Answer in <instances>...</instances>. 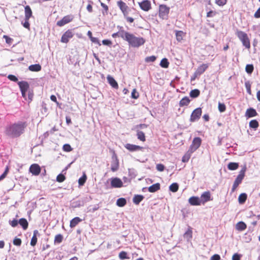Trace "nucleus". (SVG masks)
Instances as JSON below:
<instances>
[{
  "label": "nucleus",
  "instance_id": "1",
  "mask_svg": "<svg viewBox=\"0 0 260 260\" xmlns=\"http://www.w3.org/2000/svg\"><path fill=\"white\" fill-rule=\"evenodd\" d=\"M27 123L25 121H18L8 125L5 134L9 137L14 138L20 137L24 132Z\"/></svg>",
  "mask_w": 260,
  "mask_h": 260
},
{
  "label": "nucleus",
  "instance_id": "2",
  "mask_svg": "<svg viewBox=\"0 0 260 260\" xmlns=\"http://www.w3.org/2000/svg\"><path fill=\"white\" fill-rule=\"evenodd\" d=\"M119 33V36L127 41L129 45L133 47H139L143 45L145 42V40L143 38L137 37L129 32L121 30Z\"/></svg>",
  "mask_w": 260,
  "mask_h": 260
},
{
  "label": "nucleus",
  "instance_id": "3",
  "mask_svg": "<svg viewBox=\"0 0 260 260\" xmlns=\"http://www.w3.org/2000/svg\"><path fill=\"white\" fill-rule=\"evenodd\" d=\"M117 5L122 12L124 18L126 21L129 23H133L134 21V19L132 17L128 16L129 11L130 10L129 8L126 5L125 3L120 0L117 2Z\"/></svg>",
  "mask_w": 260,
  "mask_h": 260
},
{
  "label": "nucleus",
  "instance_id": "4",
  "mask_svg": "<svg viewBox=\"0 0 260 260\" xmlns=\"http://www.w3.org/2000/svg\"><path fill=\"white\" fill-rule=\"evenodd\" d=\"M236 35L239 40L241 42L243 46L247 49H249L251 47L250 41L247 34L239 30H237Z\"/></svg>",
  "mask_w": 260,
  "mask_h": 260
},
{
  "label": "nucleus",
  "instance_id": "5",
  "mask_svg": "<svg viewBox=\"0 0 260 260\" xmlns=\"http://www.w3.org/2000/svg\"><path fill=\"white\" fill-rule=\"evenodd\" d=\"M18 85L20 88L21 91H27L28 92V102L30 103L32 101L34 93L32 91L29 90V85L26 81H22L18 82Z\"/></svg>",
  "mask_w": 260,
  "mask_h": 260
},
{
  "label": "nucleus",
  "instance_id": "6",
  "mask_svg": "<svg viewBox=\"0 0 260 260\" xmlns=\"http://www.w3.org/2000/svg\"><path fill=\"white\" fill-rule=\"evenodd\" d=\"M246 170V168L245 167L243 168L240 171L238 175L237 176L236 179H235L234 184L233 185V187L232 188V192H234L235 190L237 189L239 185L242 182L245 175Z\"/></svg>",
  "mask_w": 260,
  "mask_h": 260
},
{
  "label": "nucleus",
  "instance_id": "7",
  "mask_svg": "<svg viewBox=\"0 0 260 260\" xmlns=\"http://www.w3.org/2000/svg\"><path fill=\"white\" fill-rule=\"evenodd\" d=\"M170 11V8L166 5L159 6L158 16L162 19H167Z\"/></svg>",
  "mask_w": 260,
  "mask_h": 260
},
{
  "label": "nucleus",
  "instance_id": "8",
  "mask_svg": "<svg viewBox=\"0 0 260 260\" xmlns=\"http://www.w3.org/2000/svg\"><path fill=\"white\" fill-rule=\"evenodd\" d=\"M202 140L200 137L194 138L189 147V151L190 153L194 152L197 150L201 145Z\"/></svg>",
  "mask_w": 260,
  "mask_h": 260
},
{
  "label": "nucleus",
  "instance_id": "9",
  "mask_svg": "<svg viewBox=\"0 0 260 260\" xmlns=\"http://www.w3.org/2000/svg\"><path fill=\"white\" fill-rule=\"evenodd\" d=\"M119 168V162L116 154L114 152L112 156V160L111 162V170L114 172L117 171Z\"/></svg>",
  "mask_w": 260,
  "mask_h": 260
},
{
  "label": "nucleus",
  "instance_id": "10",
  "mask_svg": "<svg viewBox=\"0 0 260 260\" xmlns=\"http://www.w3.org/2000/svg\"><path fill=\"white\" fill-rule=\"evenodd\" d=\"M74 16L72 15H68L64 16L61 20L58 21L56 25L59 27H61L67 23H69L73 21Z\"/></svg>",
  "mask_w": 260,
  "mask_h": 260
},
{
  "label": "nucleus",
  "instance_id": "11",
  "mask_svg": "<svg viewBox=\"0 0 260 260\" xmlns=\"http://www.w3.org/2000/svg\"><path fill=\"white\" fill-rule=\"evenodd\" d=\"M202 113V109L201 108H198L194 109L190 117V122H194L200 119Z\"/></svg>",
  "mask_w": 260,
  "mask_h": 260
},
{
  "label": "nucleus",
  "instance_id": "12",
  "mask_svg": "<svg viewBox=\"0 0 260 260\" xmlns=\"http://www.w3.org/2000/svg\"><path fill=\"white\" fill-rule=\"evenodd\" d=\"M74 34L72 29L67 30L62 36L60 42L63 43H68L70 39H72Z\"/></svg>",
  "mask_w": 260,
  "mask_h": 260
},
{
  "label": "nucleus",
  "instance_id": "13",
  "mask_svg": "<svg viewBox=\"0 0 260 260\" xmlns=\"http://www.w3.org/2000/svg\"><path fill=\"white\" fill-rule=\"evenodd\" d=\"M212 200L213 198H212L211 192L209 191L204 192L200 197V201L202 205H204L206 203Z\"/></svg>",
  "mask_w": 260,
  "mask_h": 260
},
{
  "label": "nucleus",
  "instance_id": "14",
  "mask_svg": "<svg viewBox=\"0 0 260 260\" xmlns=\"http://www.w3.org/2000/svg\"><path fill=\"white\" fill-rule=\"evenodd\" d=\"M140 8L146 12L149 11L151 9V4L149 0H144L141 2L138 3Z\"/></svg>",
  "mask_w": 260,
  "mask_h": 260
},
{
  "label": "nucleus",
  "instance_id": "15",
  "mask_svg": "<svg viewBox=\"0 0 260 260\" xmlns=\"http://www.w3.org/2000/svg\"><path fill=\"white\" fill-rule=\"evenodd\" d=\"M41 167L37 164H32L29 168V172H30L33 175L35 176L39 175L41 173Z\"/></svg>",
  "mask_w": 260,
  "mask_h": 260
},
{
  "label": "nucleus",
  "instance_id": "16",
  "mask_svg": "<svg viewBox=\"0 0 260 260\" xmlns=\"http://www.w3.org/2000/svg\"><path fill=\"white\" fill-rule=\"evenodd\" d=\"M125 148L131 152L142 151L144 149V147L131 144H126L124 146Z\"/></svg>",
  "mask_w": 260,
  "mask_h": 260
},
{
  "label": "nucleus",
  "instance_id": "17",
  "mask_svg": "<svg viewBox=\"0 0 260 260\" xmlns=\"http://www.w3.org/2000/svg\"><path fill=\"white\" fill-rule=\"evenodd\" d=\"M111 186L115 188H120L123 186V183L120 179L114 178L111 181Z\"/></svg>",
  "mask_w": 260,
  "mask_h": 260
},
{
  "label": "nucleus",
  "instance_id": "18",
  "mask_svg": "<svg viewBox=\"0 0 260 260\" xmlns=\"http://www.w3.org/2000/svg\"><path fill=\"white\" fill-rule=\"evenodd\" d=\"M208 67L209 64L208 63L202 64L198 67L197 70L195 71L196 75H199V76L201 75L206 71Z\"/></svg>",
  "mask_w": 260,
  "mask_h": 260
},
{
  "label": "nucleus",
  "instance_id": "19",
  "mask_svg": "<svg viewBox=\"0 0 260 260\" xmlns=\"http://www.w3.org/2000/svg\"><path fill=\"white\" fill-rule=\"evenodd\" d=\"M189 203L192 206H200L202 205L200 199L198 197L193 196L188 199Z\"/></svg>",
  "mask_w": 260,
  "mask_h": 260
},
{
  "label": "nucleus",
  "instance_id": "20",
  "mask_svg": "<svg viewBox=\"0 0 260 260\" xmlns=\"http://www.w3.org/2000/svg\"><path fill=\"white\" fill-rule=\"evenodd\" d=\"M257 115V112L252 108L247 109L245 112V116L247 118L253 117L256 116Z\"/></svg>",
  "mask_w": 260,
  "mask_h": 260
},
{
  "label": "nucleus",
  "instance_id": "21",
  "mask_svg": "<svg viewBox=\"0 0 260 260\" xmlns=\"http://www.w3.org/2000/svg\"><path fill=\"white\" fill-rule=\"evenodd\" d=\"M107 79L108 81V83L112 87L115 89H117L118 88V85L117 82L112 76H111L110 75H108Z\"/></svg>",
  "mask_w": 260,
  "mask_h": 260
},
{
  "label": "nucleus",
  "instance_id": "22",
  "mask_svg": "<svg viewBox=\"0 0 260 260\" xmlns=\"http://www.w3.org/2000/svg\"><path fill=\"white\" fill-rule=\"evenodd\" d=\"M175 35L177 41L181 42L183 40V37L185 36L186 32L182 30H176Z\"/></svg>",
  "mask_w": 260,
  "mask_h": 260
},
{
  "label": "nucleus",
  "instance_id": "23",
  "mask_svg": "<svg viewBox=\"0 0 260 260\" xmlns=\"http://www.w3.org/2000/svg\"><path fill=\"white\" fill-rule=\"evenodd\" d=\"M25 12V19H29L32 16V12L30 7L29 6H26L24 8Z\"/></svg>",
  "mask_w": 260,
  "mask_h": 260
},
{
  "label": "nucleus",
  "instance_id": "24",
  "mask_svg": "<svg viewBox=\"0 0 260 260\" xmlns=\"http://www.w3.org/2000/svg\"><path fill=\"white\" fill-rule=\"evenodd\" d=\"M39 235V233L38 230H35L33 232V236L30 241V245L32 246H35L37 243V236Z\"/></svg>",
  "mask_w": 260,
  "mask_h": 260
},
{
  "label": "nucleus",
  "instance_id": "25",
  "mask_svg": "<svg viewBox=\"0 0 260 260\" xmlns=\"http://www.w3.org/2000/svg\"><path fill=\"white\" fill-rule=\"evenodd\" d=\"M160 185L159 183H155L148 187V191L150 192H155L159 190Z\"/></svg>",
  "mask_w": 260,
  "mask_h": 260
},
{
  "label": "nucleus",
  "instance_id": "26",
  "mask_svg": "<svg viewBox=\"0 0 260 260\" xmlns=\"http://www.w3.org/2000/svg\"><path fill=\"white\" fill-rule=\"evenodd\" d=\"M190 102L189 98L187 96H184L179 102L180 107L187 106L188 105Z\"/></svg>",
  "mask_w": 260,
  "mask_h": 260
},
{
  "label": "nucleus",
  "instance_id": "27",
  "mask_svg": "<svg viewBox=\"0 0 260 260\" xmlns=\"http://www.w3.org/2000/svg\"><path fill=\"white\" fill-rule=\"evenodd\" d=\"M246 228V224L243 221H239L236 225V229L239 231H244Z\"/></svg>",
  "mask_w": 260,
  "mask_h": 260
},
{
  "label": "nucleus",
  "instance_id": "28",
  "mask_svg": "<svg viewBox=\"0 0 260 260\" xmlns=\"http://www.w3.org/2000/svg\"><path fill=\"white\" fill-rule=\"evenodd\" d=\"M81 221L82 219L79 217H75L70 221V226L71 228H74Z\"/></svg>",
  "mask_w": 260,
  "mask_h": 260
},
{
  "label": "nucleus",
  "instance_id": "29",
  "mask_svg": "<svg viewBox=\"0 0 260 260\" xmlns=\"http://www.w3.org/2000/svg\"><path fill=\"white\" fill-rule=\"evenodd\" d=\"M136 132L137 138L142 142H145L146 141L145 134L139 129H137Z\"/></svg>",
  "mask_w": 260,
  "mask_h": 260
},
{
  "label": "nucleus",
  "instance_id": "30",
  "mask_svg": "<svg viewBox=\"0 0 260 260\" xmlns=\"http://www.w3.org/2000/svg\"><path fill=\"white\" fill-rule=\"evenodd\" d=\"M42 67L39 64H32L29 66L28 69L32 72H39L41 70Z\"/></svg>",
  "mask_w": 260,
  "mask_h": 260
},
{
  "label": "nucleus",
  "instance_id": "31",
  "mask_svg": "<svg viewBox=\"0 0 260 260\" xmlns=\"http://www.w3.org/2000/svg\"><path fill=\"white\" fill-rule=\"evenodd\" d=\"M19 223L22 227L24 230H26L27 229L28 223L27 220L25 218H20L19 220Z\"/></svg>",
  "mask_w": 260,
  "mask_h": 260
},
{
  "label": "nucleus",
  "instance_id": "32",
  "mask_svg": "<svg viewBox=\"0 0 260 260\" xmlns=\"http://www.w3.org/2000/svg\"><path fill=\"white\" fill-rule=\"evenodd\" d=\"M143 199L144 197L142 195H135L133 198V201L136 205H139Z\"/></svg>",
  "mask_w": 260,
  "mask_h": 260
},
{
  "label": "nucleus",
  "instance_id": "33",
  "mask_svg": "<svg viewBox=\"0 0 260 260\" xmlns=\"http://www.w3.org/2000/svg\"><path fill=\"white\" fill-rule=\"evenodd\" d=\"M200 91L198 89L191 90L189 93V95L192 98H196L199 96Z\"/></svg>",
  "mask_w": 260,
  "mask_h": 260
},
{
  "label": "nucleus",
  "instance_id": "34",
  "mask_svg": "<svg viewBox=\"0 0 260 260\" xmlns=\"http://www.w3.org/2000/svg\"><path fill=\"white\" fill-rule=\"evenodd\" d=\"M239 167V164L237 162H230L228 165V168L230 170H236Z\"/></svg>",
  "mask_w": 260,
  "mask_h": 260
},
{
  "label": "nucleus",
  "instance_id": "35",
  "mask_svg": "<svg viewBox=\"0 0 260 260\" xmlns=\"http://www.w3.org/2000/svg\"><path fill=\"white\" fill-rule=\"evenodd\" d=\"M247 194L245 193L240 194L238 198L239 203L241 204L244 203L247 199Z\"/></svg>",
  "mask_w": 260,
  "mask_h": 260
},
{
  "label": "nucleus",
  "instance_id": "36",
  "mask_svg": "<svg viewBox=\"0 0 260 260\" xmlns=\"http://www.w3.org/2000/svg\"><path fill=\"white\" fill-rule=\"evenodd\" d=\"M63 236L61 234H57L55 236L54 243V244H59L63 241Z\"/></svg>",
  "mask_w": 260,
  "mask_h": 260
},
{
  "label": "nucleus",
  "instance_id": "37",
  "mask_svg": "<svg viewBox=\"0 0 260 260\" xmlns=\"http://www.w3.org/2000/svg\"><path fill=\"white\" fill-rule=\"evenodd\" d=\"M126 204V201L124 198H119L116 202L117 205L120 207H123Z\"/></svg>",
  "mask_w": 260,
  "mask_h": 260
},
{
  "label": "nucleus",
  "instance_id": "38",
  "mask_svg": "<svg viewBox=\"0 0 260 260\" xmlns=\"http://www.w3.org/2000/svg\"><path fill=\"white\" fill-rule=\"evenodd\" d=\"M192 231L191 228H189L187 231L184 234V237L187 239L188 240H190L192 238Z\"/></svg>",
  "mask_w": 260,
  "mask_h": 260
},
{
  "label": "nucleus",
  "instance_id": "39",
  "mask_svg": "<svg viewBox=\"0 0 260 260\" xmlns=\"http://www.w3.org/2000/svg\"><path fill=\"white\" fill-rule=\"evenodd\" d=\"M160 66L162 68H167L169 66V62L166 58H164L160 61Z\"/></svg>",
  "mask_w": 260,
  "mask_h": 260
},
{
  "label": "nucleus",
  "instance_id": "40",
  "mask_svg": "<svg viewBox=\"0 0 260 260\" xmlns=\"http://www.w3.org/2000/svg\"><path fill=\"white\" fill-rule=\"evenodd\" d=\"M87 179V176L85 173L83 174V176L80 177L78 180L79 185L82 186L84 184Z\"/></svg>",
  "mask_w": 260,
  "mask_h": 260
},
{
  "label": "nucleus",
  "instance_id": "41",
  "mask_svg": "<svg viewBox=\"0 0 260 260\" xmlns=\"http://www.w3.org/2000/svg\"><path fill=\"white\" fill-rule=\"evenodd\" d=\"M179 188L178 184L177 183H172L169 187L170 190L173 192H175L178 191Z\"/></svg>",
  "mask_w": 260,
  "mask_h": 260
},
{
  "label": "nucleus",
  "instance_id": "42",
  "mask_svg": "<svg viewBox=\"0 0 260 260\" xmlns=\"http://www.w3.org/2000/svg\"><path fill=\"white\" fill-rule=\"evenodd\" d=\"M259 126L258 121L256 120H252L249 122V126L254 129L257 128Z\"/></svg>",
  "mask_w": 260,
  "mask_h": 260
},
{
  "label": "nucleus",
  "instance_id": "43",
  "mask_svg": "<svg viewBox=\"0 0 260 260\" xmlns=\"http://www.w3.org/2000/svg\"><path fill=\"white\" fill-rule=\"evenodd\" d=\"M119 258L123 260L125 259H129V257L127 256V253L124 251H122L119 253Z\"/></svg>",
  "mask_w": 260,
  "mask_h": 260
},
{
  "label": "nucleus",
  "instance_id": "44",
  "mask_svg": "<svg viewBox=\"0 0 260 260\" xmlns=\"http://www.w3.org/2000/svg\"><path fill=\"white\" fill-rule=\"evenodd\" d=\"M253 70H254V67L252 64H247L245 67L246 72L248 74H251L253 72Z\"/></svg>",
  "mask_w": 260,
  "mask_h": 260
},
{
  "label": "nucleus",
  "instance_id": "45",
  "mask_svg": "<svg viewBox=\"0 0 260 260\" xmlns=\"http://www.w3.org/2000/svg\"><path fill=\"white\" fill-rule=\"evenodd\" d=\"M62 149L65 152H71L72 151L73 148L71 147V145L69 144H66L63 145L62 147Z\"/></svg>",
  "mask_w": 260,
  "mask_h": 260
},
{
  "label": "nucleus",
  "instance_id": "46",
  "mask_svg": "<svg viewBox=\"0 0 260 260\" xmlns=\"http://www.w3.org/2000/svg\"><path fill=\"white\" fill-rule=\"evenodd\" d=\"M66 179V177L64 175L60 174L57 175L56 177V181L58 182H62Z\"/></svg>",
  "mask_w": 260,
  "mask_h": 260
},
{
  "label": "nucleus",
  "instance_id": "47",
  "mask_svg": "<svg viewBox=\"0 0 260 260\" xmlns=\"http://www.w3.org/2000/svg\"><path fill=\"white\" fill-rule=\"evenodd\" d=\"M13 244L17 246H20L22 243V241L21 239L15 238L13 240Z\"/></svg>",
  "mask_w": 260,
  "mask_h": 260
},
{
  "label": "nucleus",
  "instance_id": "48",
  "mask_svg": "<svg viewBox=\"0 0 260 260\" xmlns=\"http://www.w3.org/2000/svg\"><path fill=\"white\" fill-rule=\"evenodd\" d=\"M218 110L220 112H224L226 110V106L223 103H218Z\"/></svg>",
  "mask_w": 260,
  "mask_h": 260
},
{
  "label": "nucleus",
  "instance_id": "49",
  "mask_svg": "<svg viewBox=\"0 0 260 260\" xmlns=\"http://www.w3.org/2000/svg\"><path fill=\"white\" fill-rule=\"evenodd\" d=\"M139 96V93L137 91L136 89L134 88L132 92V98L134 99H137Z\"/></svg>",
  "mask_w": 260,
  "mask_h": 260
},
{
  "label": "nucleus",
  "instance_id": "50",
  "mask_svg": "<svg viewBox=\"0 0 260 260\" xmlns=\"http://www.w3.org/2000/svg\"><path fill=\"white\" fill-rule=\"evenodd\" d=\"M227 0H215V3L219 6H223L227 3Z\"/></svg>",
  "mask_w": 260,
  "mask_h": 260
},
{
  "label": "nucleus",
  "instance_id": "51",
  "mask_svg": "<svg viewBox=\"0 0 260 260\" xmlns=\"http://www.w3.org/2000/svg\"><path fill=\"white\" fill-rule=\"evenodd\" d=\"M245 87L247 90V92L249 94H251V84L249 82H246L245 83Z\"/></svg>",
  "mask_w": 260,
  "mask_h": 260
},
{
  "label": "nucleus",
  "instance_id": "52",
  "mask_svg": "<svg viewBox=\"0 0 260 260\" xmlns=\"http://www.w3.org/2000/svg\"><path fill=\"white\" fill-rule=\"evenodd\" d=\"M3 38L4 39H5L6 40V42L9 44V45H11L12 44V42H13V39L11 38L10 37H9V36H7V35H4L3 36Z\"/></svg>",
  "mask_w": 260,
  "mask_h": 260
},
{
  "label": "nucleus",
  "instance_id": "53",
  "mask_svg": "<svg viewBox=\"0 0 260 260\" xmlns=\"http://www.w3.org/2000/svg\"><path fill=\"white\" fill-rule=\"evenodd\" d=\"M156 57L154 55L148 56L145 58V61L154 62L156 60Z\"/></svg>",
  "mask_w": 260,
  "mask_h": 260
},
{
  "label": "nucleus",
  "instance_id": "54",
  "mask_svg": "<svg viewBox=\"0 0 260 260\" xmlns=\"http://www.w3.org/2000/svg\"><path fill=\"white\" fill-rule=\"evenodd\" d=\"M190 157V154H185L183 156V157L182 158V162H187L189 160Z\"/></svg>",
  "mask_w": 260,
  "mask_h": 260
},
{
  "label": "nucleus",
  "instance_id": "55",
  "mask_svg": "<svg viewBox=\"0 0 260 260\" xmlns=\"http://www.w3.org/2000/svg\"><path fill=\"white\" fill-rule=\"evenodd\" d=\"M156 169L157 171H160V172H162L165 169V166L164 165L161 164H158L156 165Z\"/></svg>",
  "mask_w": 260,
  "mask_h": 260
},
{
  "label": "nucleus",
  "instance_id": "56",
  "mask_svg": "<svg viewBox=\"0 0 260 260\" xmlns=\"http://www.w3.org/2000/svg\"><path fill=\"white\" fill-rule=\"evenodd\" d=\"M92 4H93L92 2L89 1V4H88V5L87 6V7H86L87 11L90 13H91L93 11V9H92Z\"/></svg>",
  "mask_w": 260,
  "mask_h": 260
},
{
  "label": "nucleus",
  "instance_id": "57",
  "mask_svg": "<svg viewBox=\"0 0 260 260\" xmlns=\"http://www.w3.org/2000/svg\"><path fill=\"white\" fill-rule=\"evenodd\" d=\"M8 78L11 81H14V82H17L18 81V78L13 75H9L8 76Z\"/></svg>",
  "mask_w": 260,
  "mask_h": 260
},
{
  "label": "nucleus",
  "instance_id": "58",
  "mask_svg": "<svg viewBox=\"0 0 260 260\" xmlns=\"http://www.w3.org/2000/svg\"><path fill=\"white\" fill-rule=\"evenodd\" d=\"M8 171H9V169L8 167H7L5 172L3 173V174L0 176V181L3 180L6 177V176L8 174Z\"/></svg>",
  "mask_w": 260,
  "mask_h": 260
},
{
  "label": "nucleus",
  "instance_id": "59",
  "mask_svg": "<svg viewBox=\"0 0 260 260\" xmlns=\"http://www.w3.org/2000/svg\"><path fill=\"white\" fill-rule=\"evenodd\" d=\"M147 127V125L146 124H140L136 126L135 128L139 129H143L146 128Z\"/></svg>",
  "mask_w": 260,
  "mask_h": 260
},
{
  "label": "nucleus",
  "instance_id": "60",
  "mask_svg": "<svg viewBox=\"0 0 260 260\" xmlns=\"http://www.w3.org/2000/svg\"><path fill=\"white\" fill-rule=\"evenodd\" d=\"M216 13H217L216 12L211 10L207 13V17H212L214 16Z\"/></svg>",
  "mask_w": 260,
  "mask_h": 260
},
{
  "label": "nucleus",
  "instance_id": "61",
  "mask_svg": "<svg viewBox=\"0 0 260 260\" xmlns=\"http://www.w3.org/2000/svg\"><path fill=\"white\" fill-rule=\"evenodd\" d=\"M90 40L92 43L97 44L99 46L101 45L99 40L97 38L93 37L92 38H91Z\"/></svg>",
  "mask_w": 260,
  "mask_h": 260
},
{
  "label": "nucleus",
  "instance_id": "62",
  "mask_svg": "<svg viewBox=\"0 0 260 260\" xmlns=\"http://www.w3.org/2000/svg\"><path fill=\"white\" fill-rule=\"evenodd\" d=\"M220 256L219 255H218L217 254H214L210 258V260H220Z\"/></svg>",
  "mask_w": 260,
  "mask_h": 260
},
{
  "label": "nucleus",
  "instance_id": "63",
  "mask_svg": "<svg viewBox=\"0 0 260 260\" xmlns=\"http://www.w3.org/2000/svg\"><path fill=\"white\" fill-rule=\"evenodd\" d=\"M254 17L256 18H260V7L255 12L254 14Z\"/></svg>",
  "mask_w": 260,
  "mask_h": 260
},
{
  "label": "nucleus",
  "instance_id": "64",
  "mask_svg": "<svg viewBox=\"0 0 260 260\" xmlns=\"http://www.w3.org/2000/svg\"><path fill=\"white\" fill-rule=\"evenodd\" d=\"M232 260H240V256L238 253H235L232 256Z\"/></svg>",
  "mask_w": 260,
  "mask_h": 260
}]
</instances>
